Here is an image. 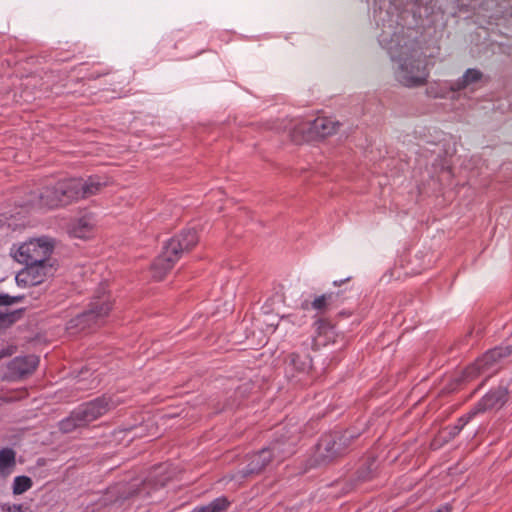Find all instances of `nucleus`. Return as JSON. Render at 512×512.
<instances>
[{"label": "nucleus", "instance_id": "f257e3e1", "mask_svg": "<svg viewBox=\"0 0 512 512\" xmlns=\"http://www.w3.org/2000/svg\"><path fill=\"white\" fill-rule=\"evenodd\" d=\"M300 427L292 425L285 433L271 442L260 451L245 457L240 468L229 477L231 481L242 483L252 479L264 471L273 461L282 462L294 452V447L299 440Z\"/></svg>", "mask_w": 512, "mask_h": 512}, {"label": "nucleus", "instance_id": "f03ea898", "mask_svg": "<svg viewBox=\"0 0 512 512\" xmlns=\"http://www.w3.org/2000/svg\"><path fill=\"white\" fill-rule=\"evenodd\" d=\"M394 40L391 41V44ZM391 59L398 63L395 72L397 80L406 87H416L423 85L428 78L426 60L422 55L406 45L401 47V51L391 45L389 48Z\"/></svg>", "mask_w": 512, "mask_h": 512}, {"label": "nucleus", "instance_id": "7ed1b4c3", "mask_svg": "<svg viewBox=\"0 0 512 512\" xmlns=\"http://www.w3.org/2000/svg\"><path fill=\"white\" fill-rule=\"evenodd\" d=\"M115 407L116 403L112 398L106 396L83 403L60 422V429L64 433H70L76 428L87 426Z\"/></svg>", "mask_w": 512, "mask_h": 512}, {"label": "nucleus", "instance_id": "20e7f679", "mask_svg": "<svg viewBox=\"0 0 512 512\" xmlns=\"http://www.w3.org/2000/svg\"><path fill=\"white\" fill-rule=\"evenodd\" d=\"M358 436L359 434L353 430L325 434L317 444L315 461L320 465H326L344 456L352 441Z\"/></svg>", "mask_w": 512, "mask_h": 512}, {"label": "nucleus", "instance_id": "39448f33", "mask_svg": "<svg viewBox=\"0 0 512 512\" xmlns=\"http://www.w3.org/2000/svg\"><path fill=\"white\" fill-rule=\"evenodd\" d=\"M54 247V240L43 236L22 243L16 250L12 249V256L21 264L40 263L51 260Z\"/></svg>", "mask_w": 512, "mask_h": 512}, {"label": "nucleus", "instance_id": "423d86ee", "mask_svg": "<svg viewBox=\"0 0 512 512\" xmlns=\"http://www.w3.org/2000/svg\"><path fill=\"white\" fill-rule=\"evenodd\" d=\"M111 308L112 304L109 296L103 293L91 301L88 310L75 318V326L81 330L98 327L104 322Z\"/></svg>", "mask_w": 512, "mask_h": 512}, {"label": "nucleus", "instance_id": "0eeeda50", "mask_svg": "<svg viewBox=\"0 0 512 512\" xmlns=\"http://www.w3.org/2000/svg\"><path fill=\"white\" fill-rule=\"evenodd\" d=\"M45 189L52 192H95L108 188V182L100 176H90L86 180L82 178H62L52 185L51 179Z\"/></svg>", "mask_w": 512, "mask_h": 512}, {"label": "nucleus", "instance_id": "6e6552de", "mask_svg": "<svg viewBox=\"0 0 512 512\" xmlns=\"http://www.w3.org/2000/svg\"><path fill=\"white\" fill-rule=\"evenodd\" d=\"M507 395L508 391L504 387L491 390L466 415L458 420V425L454 427L455 433H459L477 415L501 408L507 401Z\"/></svg>", "mask_w": 512, "mask_h": 512}, {"label": "nucleus", "instance_id": "1a4fd4ad", "mask_svg": "<svg viewBox=\"0 0 512 512\" xmlns=\"http://www.w3.org/2000/svg\"><path fill=\"white\" fill-rule=\"evenodd\" d=\"M512 354V346L496 347L486 352L482 357L477 359L475 363L468 366L463 376L465 380H472L480 374L489 373L494 370L498 362Z\"/></svg>", "mask_w": 512, "mask_h": 512}, {"label": "nucleus", "instance_id": "9d476101", "mask_svg": "<svg viewBox=\"0 0 512 512\" xmlns=\"http://www.w3.org/2000/svg\"><path fill=\"white\" fill-rule=\"evenodd\" d=\"M24 265L25 268L16 275V281L18 284L27 286H36L43 283L47 278L53 276L56 271L54 262L51 260Z\"/></svg>", "mask_w": 512, "mask_h": 512}, {"label": "nucleus", "instance_id": "9b49d317", "mask_svg": "<svg viewBox=\"0 0 512 512\" xmlns=\"http://www.w3.org/2000/svg\"><path fill=\"white\" fill-rule=\"evenodd\" d=\"M26 300L25 294L9 295L0 292V328H6L20 320L25 308H14L23 304Z\"/></svg>", "mask_w": 512, "mask_h": 512}, {"label": "nucleus", "instance_id": "f8f14e48", "mask_svg": "<svg viewBox=\"0 0 512 512\" xmlns=\"http://www.w3.org/2000/svg\"><path fill=\"white\" fill-rule=\"evenodd\" d=\"M38 358L34 355L16 357L7 365L1 376L7 382H16L26 378L36 369Z\"/></svg>", "mask_w": 512, "mask_h": 512}, {"label": "nucleus", "instance_id": "ddd939ff", "mask_svg": "<svg viewBox=\"0 0 512 512\" xmlns=\"http://www.w3.org/2000/svg\"><path fill=\"white\" fill-rule=\"evenodd\" d=\"M483 73L474 68L467 69L463 76L452 83L449 88L445 86L444 88H441V90L436 91L434 86H430L427 90V93L429 96L434 98H443L446 96L447 90L449 91H460L462 89H465L469 87L472 84L478 83L482 80Z\"/></svg>", "mask_w": 512, "mask_h": 512}, {"label": "nucleus", "instance_id": "4468645a", "mask_svg": "<svg viewBox=\"0 0 512 512\" xmlns=\"http://www.w3.org/2000/svg\"><path fill=\"white\" fill-rule=\"evenodd\" d=\"M199 241L197 231L194 228L183 230L168 241L166 246L168 252L176 255L179 259L184 252H189Z\"/></svg>", "mask_w": 512, "mask_h": 512}, {"label": "nucleus", "instance_id": "2eb2a0df", "mask_svg": "<svg viewBox=\"0 0 512 512\" xmlns=\"http://www.w3.org/2000/svg\"><path fill=\"white\" fill-rule=\"evenodd\" d=\"M96 220L91 214L72 220L67 227L68 234L73 238L90 239L95 234Z\"/></svg>", "mask_w": 512, "mask_h": 512}, {"label": "nucleus", "instance_id": "dca6fc26", "mask_svg": "<svg viewBox=\"0 0 512 512\" xmlns=\"http://www.w3.org/2000/svg\"><path fill=\"white\" fill-rule=\"evenodd\" d=\"M178 260L179 258L176 255L168 252V247L165 245L162 253L151 265L152 277L156 280H162L172 270Z\"/></svg>", "mask_w": 512, "mask_h": 512}, {"label": "nucleus", "instance_id": "f3484780", "mask_svg": "<svg viewBox=\"0 0 512 512\" xmlns=\"http://www.w3.org/2000/svg\"><path fill=\"white\" fill-rule=\"evenodd\" d=\"M37 199L35 205L43 211L65 207L73 202L70 194H37Z\"/></svg>", "mask_w": 512, "mask_h": 512}, {"label": "nucleus", "instance_id": "a211bd4d", "mask_svg": "<svg viewBox=\"0 0 512 512\" xmlns=\"http://www.w3.org/2000/svg\"><path fill=\"white\" fill-rule=\"evenodd\" d=\"M312 366V360L308 355H299L297 353H291L286 359V371H295L298 373H307Z\"/></svg>", "mask_w": 512, "mask_h": 512}, {"label": "nucleus", "instance_id": "6ab92c4d", "mask_svg": "<svg viewBox=\"0 0 512 512\" xmlns=\"http://www.w3.org/2000/svg\"><path fill=\"white\" fill-rule=\"evenodd\" d=\"M165 479L156 480L153 478L147 479L142 481L140 484L134 483L131 488L129 489V492L123 496L124 499L130 498L132 496L136 495H143V496H149L150 495V489L156 488V487H163L166 484Z\"/></svg>", "mask_w": 512, "mask_h": 512}, {"label": "nucleus", "instance_id": "aec40b11", "mask_svg": "<svg viewBox=\"0 0 512 512\" xmlns=\"http://www.w3.org/2000/svg\"><path fill=\"white\" fill-rule=\"evenodd\" d=\"M311 131L320 137L333 134L337 129V123L328 117H317L311 123Z\"/></svg>", "mask_w": 512, "mask_h": 512}, {"label": "nucleus", "instance_id": "412c9836", "mask_svg": "<svg viewBox=\"0 0 512 512\" xmlns=\"http://www.w3.org/2000/svg\"><path fill=\"white\" fill-rule=\"evenodd\" d=\"M15 452L10 448L0 450V476H8L16 465Z\"/></svg>", "mask_w": 512, "mask_h": 512}, {"label": "nucleus", "instance_id": "4be33fe9", "mask_svg": "<svg viewBox=\"0 0 512 512\" xmlns=\"http://www.w3.org/2000/svg\"><path fill=\"white\" fill-rule=\"evenodd\" d=\"M229 506L230 502L226 497H219L207 505L195 507L192 512H225Z\"/></svg>", "mask_w": 512, "mask_h": 512}, {"label": "nucleus", "instance_id": "5701e85b", "mask_svg": "<svg viewBox=\"0 0 512 512\" xmlns=\"http://www.w3.org/2000/svg\"><path fill=\"white\" fill-rule=\"evenodd\" d=\"M375 471V460L367 458L357 470V479L362 482L368 481L374 477Z\"/></svg>", "mask_w": 512, "mask_h": 512}, {"label": "nucleus", "instance_id": "b1692460", "mask_svg": "<svg viewBox=\"0 0 512 512\" xmlns=\"http://www.w3.org/2000/svg\"><path fill=\"white\" fill-rule=\"evenodd\" d=\"M32 480L27 476H17L13 482V493L16 495L23 494L32 487Z\"/></svg>", "mask_w": 512, "mask_h": 512}, {"label": "nucleus", "instance_id": "393cba45", "mask_svg": "<svg viewBox=\"0 0 512 512\" xmlns=\"http://www.w3.org/2000/svg\"><path fill=\"white\" fill-rule=\"evenodd\" d=\"M333 298H334L333 294H323V295L317 297L311 303V306L313 309H315L317 311H325L331 304Z\"/></svg>", "mask_w": 512, "mask_h": 512}, {"label": "nucleus", "instance_id": "a878e982", "mask_svg": "<svg viewBox=\"0 0 512 512\" xmlns=\"http://www.w3.org/2000/svg\"><path fill=\"white\" fill-rule=\"evenodd\" d=\"M7 512H29V509L27 507H24L22 505H11L7 507Z\"/></svg>", "mask_w": 512, "mask_h": 512}, {"label": "nucleus", "instance_id": "bb28decb", "mask_svg": "<svg viewBox=\"0 0 512 512\" xmlns=\"http://www.w3.org/2000/svg\"><path fill=\"white\" fill-rule=\"evenodd\" d=\"M8 355H11V352H10V351H8V350H4V349H2V350L0 351V360H1L2 358H4V357L8 356Z\"/></svg>", "mask_w": 512, "mask_h": 512}, {"label": "nucleus", "instance_id": "cd10ccee", "mask_svg": "<svg viewBox=\"0 0 512 512\" xmlns=\"http://www.w3.org/2000/svg\"><path fill=\"white\" fill-rule=\"evenodd\" d=\"M349 280H350V278H347V279H345V280H339V282H338V281H335V282H334V285H335V286H339L340 284H342V283H344V282H346V281H349Z\"/></svg>", "mask_w": 512, "mask_h": 512}, {"label": "nucleus", "instance_id": "c85d7f7f", "mask_svg": "<svg viewBox=\"0 0 512 512\" xmlns=\"http://www.w3.org/2000/svg\"><path fill=\"white\" fill-rule=\"evenodd\" d=\"M286 429V426H283V427H278V429L276 430V433L279 434L280 431Z\"/></svg>", "mask_w": 512, "mask_h": 512}, {"label": "nucleus", "instance_id": "c756f323", "mask_svg": "<svg viewBox=\"0 0 512 512\" xmlns=\"http://www.w3.org/2000/svg\"><path fill=\"white\" fill-rule=\"evenodd\" d=\"M302 307H303L304 309H307V308H308V303H307V302L303 303V304H302Z\"/></svg>", "mask_w": 512, "mask_h": 512}]
</instances>
